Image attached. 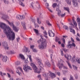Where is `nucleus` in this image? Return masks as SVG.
<instances>
[{"label": "nucleus", "instance_id": "nucleus-62", "mask_svg": "<svg viewBox=\"0 0 80 80\" xmlns=\"http://www.w3.org/2000/svg\"><path fill=\"white\" fill-rule=\"evenodd\" d=\"M17 42H18L19 40H20V38H17Z\"/></svg>", "mask_w": 80, "mask_h": 80}, {"label": "nucleus", "instance_id": "nucleus-42", "mask_svg": "<svg viewBox=\"0 0 80 80\" xmlns=\"http://www.w3.org/2000/svg\"><path fill=\"white\" fill-rule=\"evenodd\" d=\"M16 65H20V62L19 61H17L15 63Z\"/></svg>", "mask_w": 80, "mask_h": 80}, {"label": "nucleus", "instance_id": "nucleus-8", "mask_svg": "<svg viewBox=\"0 0 80 80\" xmlns=\"http://www.w3.org/2000/svg\"><path fill=\"white\" fill-rule=\"evenodd\" d=\"M47 47V42L46 41H43L42 43V45H39L38 46L40 49H43Z\"/></svg>", "mask_w": 80, "mask_h": 80}, {"label": "nucleus", "instance_id": "nucleus-18", "mask_svg": "<svg viewBox=\"0 0 80 80\" xmlns=\"http://www.w3.org/2000/svg\"><path fill=\"white\" fill-rule=\"evenodd\" d=\"M24 0H17V1H18L19 2V4L20 5H21V6H22V7H25V5L22 2H23V1Z\"/></svg>", "mask_w": 80, "mask_h": 80}, {"label": "nucleus", "instance_id": "nucleus-14", "mask_svg": "<svg viewBox=\"0 0 80 80\" xmlns=\"http://www.w3.org/2000/svg\"><path fill=\"white\" fill-rule=\"evenodd\" d=\"M51 63L52 65V68L53 70H55V63H54V61L53 60V59H51Z\"/></svg>", "mask_w": 80, "mask_h": 80}, {"label": "nucleus", "instance_id": "nucleus-47", "mask_svg": "<svg viewBox=\"0 0 80 80\" xmlns=\"http://www.w3.org/2000/svg\"><path fill=\"white\" fill-rule=\"evenodd\" d=\"M18 68V69H19V70H20L21 72H22V73H23V70H22V69L21 67H19Z\"/></svg>", "mask_w": 80, "mask_h": 80}, {"label": "nucleus", "instance_id": "nucleus-38", "mask_svg": "<svg viewBox=\"0 0 80 80\" xmlns=\"http://www.w3.org/2000/svg\"><path fill=\"white\" fill-rule=\"evenodd\" d=\"M43 33H44V35H45L46 36L48 35L47 33V31H45L43 32Z\"/></svg>", "mask_w": 80, "mask_h": 80}, {"label": "nucleus", "instance_id": "nucleus-6", "mask_svg": "<svg viewBox=\"0 0 80 80\" xmlns=\"http://www.w3.org/2000/svg\"><path fill=\"white\" fill-rule=\"evenodd\" d=\"M8 23L9 25L11 26H12V28H13V30L15 31V32H18V29L17 28V27H15V25L13 24V23L12 22H10L8 21Z\"/></svg>", "mask_w": 80, "mask_h": 80}, {"label": "nucleus", "instance_id": "nucleus-44", "mask_svg": "<svg viewBox=\"0 0 80 80\" xmlns=\"http://www.w3.org/2000/svg\"><path fill=\"white\" fill-rule=\"evenodd\" d=\"M42 39H40L38 41V43H40L42 42Z\"/></svg>", "mask_w": 80, "mask_h": 80}, {"label": "nucleus", "instance_id": "nucleus-50", "mask_svg": "<svg viewBox=\"0 0 80 80\" xmlns=\"http://www.w3.org/2000/svg\"><path fill=\"white\" fill-rule=\"evenodd\" d=\"M22 18H21V19H24L25 18V16L24 15H22V16H21Z\"/></svg>", "mask_w": 80, "mask_h": 80}, {"label": "nucleus", "instance_id": "nucleus-59", "mask_svg": "<svg viewBox=\"0 0 80 80\" xmlns=\"http://www.w3.org/2000/svg\"><path fill=\"white\" fill-rule=\"evenodd\" d=\"M16 24L17 25H20V22H16Z\"/></svg>", "mask_w": 80, "mask_h": 80}, {"label": "nucleus", "instance_id": "nucleus-39", "mask_svg": "<svg viewBox=\"0 0 80 80\" xmlns=\"http://www.w3.org/2000/svg\"><path fill=\"white\" fill-rule=\"evenodd\" d=\"M2 15H3V16L2 17V18H3V19H5V18H6V17H5L6 15L4 14H2Z\"/></svg>", "mask_w": 80, "mask_h": 80}, {"label": "nucleus", "instance_id": "nucleus-60", "mask_svg": "<svg viewBox=\"0 0 80 80\" xmlns=\"http://www.w3.org/2000/svg\"><path fill=\"white\" fill-rule=\"evenodd\" d=\"M35 46L34 45H32L30 46L31 48H32L33 49V48H34Z\"/></svg>", "mask_w": 80, "mask_h": 80}, {"label": "nucleus", "instance_id": "nucleus-11", "mask_svg": "<svg viewBox=\"0 0 80 80\" xmlns=\"http://www.w3.org/2000/svg\"><path fill=\"white\" fill-rule=\"evenodd\" d=\"M48 34L50 37H53L55 36V33H53L52 30L48 31Z\"/></svg>", "mask_w": 80, "mask_h": 80}, {"label": "nucleus", "instance_id": "nucleus-2", "mask_svg": "<svg viewBox=\"0 0 80 80\" xmlns=\"http://www.w3.org/2000/svg\"><path fill=\"white\" fill-rule=\"evenodd\" d=\"M28 57L29 58L30 62L31 63V65L33 69L34 72H35L36 73H40V71H38V69L37 67L33 63V62H32V56L31 55H29L28 56Z\"/></svg>", "mask_w": 80, "mask_h": 80}, {"label": "nucleus", "instance_id": "nucleus-16", "mask_svg": "<svg viewBox=\"0 0 80 80\" xmlns=\"http://www.w3.org/2000/svg\"><path fill=\"white\" fill-rule=\"evenodd\" d=\"M49 73L50 74L52 78H55V77H56V75H55V73H53L50 71H49Z\"/></svg>", "mask_w": 80, "mask_h": 80}, {"label": "nucleus", "instance_id": "nucleus-9", "mask_svg": "<svg viewBox=\"0 0 80 80\" xmlns=\"http://www.w3.org/2000/svg\"><path fill=\"white\" fill-rule=\"evenodd\" d=\"M0 58H2V60L3 62H6L8 60V57L7 56H4L2 54H0Z\"/></svg>", "mask_w": 80, "mask_h": 80}, {"label": "nucleus", "instance_id": "nucleus-56", "mask_svg": "<svg viewBox=\"0 0 80 80\" xmlns=\"http://www.w3.org/2000/svg\"><path fill=\"white\" fill-rule=\"evenodd\" d=\"M76 79H77L78 78V76L77 74L75 75Z\"/></svg>", "mask_w": 80, "mask_h": 80}, {"label": "nucleus", "instance_id": "nucleus-64", "mask_svg": "<svg viewBox=\"0 0 80 80\" xmlns=\"http://www.w3.org/2000/svg\"><path fill=\"white\" fill-rule=\"evenodd\" d=\"M63 80H67V78H63Z\"/></svg>", "mask_w": 80, "mask_h": 80}, {"label": "nucleus", "instance_id": "nucleus-23", "mask_svg": "<svg viewBox=\"0 0 80 80\" xmlns=\"http://www.w3.org/2000/svg\"><path fill=\"white\" fill-rule=\"evenodd\" d=\"M45 65L46 66H47L48 67H50V63L49 62H45Z\"/></svg>", "mask_w": 80, "mask_h": 80}, {"label": "nucleus", "instance_id": "nucleus-45", "mask_svg": "<svg viewBox=\"0 0 80 80\" xmlns=\"http://www.w3.org/2000/svg\"><path fill=\"white\" fill-rule=\"evenodd\" d=\"M76 40L78 42H80V39H79V38L78 37H77V38H76Z\"/></svg>", "mask_w": 80, "mask_h": 80}, {"label": "nucleus", "instance_id": "nucleus-41", "mask_svg": "<svg viewBox=\"0 0 80 80\" xmlns=\"http://www.w3.org/2000/svg\"><path fill=\"white\" fill-rule=\"evenodd\" d=\"M68 49H66V48H64L63 49V51L65 52H68Z\"/></svg>", "mask_w": 80, "mask_h": 80}, {"label": "nucleus", "instance_id": "nucleus-1", "mask_svg": "<svg viewBox=\"0 0 80 80\" xmlns=\"http://www.w3.org/2000/svg\"><path fill=\"white\" fill-rule=\"evenodd\" d=\"M0 27L4 29V32L6 34L7 38L9 40H14L15 38V33L12 31L9 26H6V25L3 22H0Z\"/></svg>", "mask_w": 80, "mask_h": 80}, {"label": "nucleus", "instance_id": "nucleus-37", "mask_svg": "<svg viewBox=\"0 0 80 80\" xmlns=\"http://www.w3.org/2000/svg\"><path fill=\"white\" fill-rule=\"evenodd\" d=\"M28 48H24V51L25 52H28Z\"/></svg>", "mask_w": 80, "mask_h": 80}, {"label": "nucleus", "instance_id": "nucleus-33", "mask_svg": "<svg viewBox=\"0 0 80 80\" xmlns=\"http://www.w3.org/2000/svg\"><path fill=\"white\" fill-rule=\"evenodd\" d=\"M59 41V38L56 37L55 39V42H58Z\"/></svg>", "mask_w": 80, "mask_h": 80}, {"label": "nucleus", "instance_id": "nucleus-61", "mask_svg": "<svg viewBox=\"0 0 80 80\" xmlns=\"http://www.w3.org/2000/svg\"><path fill=\"white\" fill-rule=\"evenodd\" d=\"M32 22H33L34 23H35V19H32Z\"/></svg>", "mask_w": 80, "mask_h": 80}, {"label": "nucleus", "instance_id": "nucleus-43", "mask_svg": "<svg viewBox=\"0 0 80 80\" xmlns=\"http://www.w3.org/2000/svg\"><path fill=\"white\" fill-rule=\"evenodd\" d=\"M70 80H73V77L72 75L70 76Z\"/></svg>", "mask_w": 80, "mask_h": 80}, {"label": "nucleus", "instance_id": "nucleus-31", "mask_svg": "<svg viewBox=\"0 0 80 80\" xmlns=\"http://www.w3.org/2000/svg\"><path fill=\"white\" fill-rule=\"evenodd\" d=\"M77 22L79 24H80V19L79 18H77Z\"/></svg>", "mask_w": 80, "mask_h": 80}, {"label": "nucleus", "instance_id": "nucleus-13", "mask_svg": "<svg viewBox=\"0 0 80 80\" xmlns=\"http://www.w3.org/2000/svg\"><path fill=\"white\" fill-rule=\"evenodd\" d=\"M72 2L73 3V5L74 7H78V2H76L75 0H72Z\"/></svg>", "mask_w": 80, "mask_h": 80}, {"label": "nucleus", "instance_id": "nucleus-21", "mask_svg": "<svg viewBox=\"0 0 80 80\" xmlns=\"http://www.w3.org/2000/svg\"><path fill=\"white\" fill-rule=\"evenodd\" d=\"M22 25L23 27V28L24 30H26V26H25V22H21Z\"/></svg>", "mask_w": 80, "mask_h": 80}, {"label": "nucleus", "instance_id": "nucleus-57", "mask_svg": "<svg viewBox=\"0 0 80 80\" xmlns=\"http://www.w3.org/2000/svg\"><path fill=\"white\" fill-rule=\"evenodd\" d=\"M8 75V77H9V78H10L11 76H10V74L9 73H7Z\"/></svg>", "mask_w": 80, "mask_h": 80}, {"label": "nucleus", "instance_id": "nucleus-15", "mask_svg": "<svg viewBox=\"0 0 80 80\" xmlns=\"http://www.w3.org/2000/svg\"><path fill=\"white\" fill-rule=\"evenodd\" d=\"M64 57L66 58H67L68 60H69L71 59H72V56H71L70 55H68V54L64 55Z\"/></svg>", "mask_w": 80, "mask_h": 80}, {"label": "nucleus", "instance_id": "nucleus-53", "mask_svg": "<svg viewBox=\"0 0 80 80\" xmlns=\"http://www.w3.org/2000/svg\"><path fill=\"white\" fill-rule=\"evenodd\" d=\"M57 73L58 76H60V75H61V74H60V72H58Z\"/></svg>", "mask_w": 80, "mask_h": 80}, {"label": "nucleus", "instance_id": "nucleus-58", "mask_svg": "<svg viewBox=\"0 0 80 80\" xmlns=\"http://www.w3.org/2000/svg\"><path fill=\"white\" fill-rule=\"evenodd\" d=\"M67 71H66V70L63 71V73L64 74L66 73H67Z\"/></svg>", "mask_w": 80, "mask_h": 80}, {"label": "nucleus", "instance_id": "nucleus-7", "mask_svg": "<svg viewBox=\"0 0 80 80\" xmlns=\"http://www.w3.org/2000/svg\"><path fill=\"white\" fill-rule=\"evenodd\" d=\"M56 11L58 12V15L59 16H61L62 18L63 17H64L65 16V15H66V14L65 13H64L62 14V15L61 14V13H62V12H61V11L59 9V8H56Z\"/></svg>", "mask_w": 80, "mask_h": 80}, {"label": "nucleus", "instance_id": "nucleus-36", "mask_svg": "<svg viewBox=\"0 0 80 80\" xmlns=\"http://www.w3.org/2000/svg\"><path fill=\"white\" fill-rule=\"evenodd\" d=\"M73 67L74 70H77V67H76V66H73Z\"/></svg>", "mask_w": 80, "mask_h": 80}, {"label": "nucleus", "instance_id": "nucleus-51", "mask_svg": "<svg viewBox=\"0 0 80 80\" xmlns=\"http://www.w3.org/2000/svg\"><path fill=\"white\" fill-rule=\"evenodd\" d=\"M32 51L33 52H37V50L34 48H32Z\"/></svg>", "mask_w": 80, "mask_h": 80}, {"label": "nucleus", "instance_id": "nucleus-32", "mask_svg": "<svg viewBox=\"0 0 80 80\" xmlns=\"http://www.w3.org/2000/svg\"><path fill=\"white\" fill-rule=\"evenodd\" d=\"M30 7L32 8H33V3L32 2L30 5Z\"/></svg>", "mask_w": 80, "mask_h": 80}, {"label": "nucleus", "instance_id": "nucleus-3", "mask_svg": "<svg viewBox=\"0 0 80 80\" xmlns=\"http://www.w3.org/2000/svg\"><path fill=\"white\" fill-rule=\"evenodd\" d=\"M28 62V61L27 60H25V63L26 64L23 65L24 67L23 68V69L26 72H28L29 70H32V68L28 66V65H27V63Z\"/></svg>", "mask_w": 80, "mask_h": 80}, {"label": "nucleus", "instance_id": "nucleus-17", "mask_svg": "<svg viewBox=\"0 0 80 80\" xmlns=\"http://www.w3.org/2000/svg\"><path fill=\"white\" fill-rule=\"evenodd\" d=\"M62 40L63 41V43H62L61 44V46L62 47H65V39L64 38H61Z\"/></svg>", "mask_w": 80, "mask_h": 80}, {"label": "nucleus", "instance_id": "nucleus-27", "mask_svg": "<svg viewBox=\"0 0 80 80\" xmlns=\"http://www.w3.org/2000/svg\"><path fill=\"white\" fill-rule=\"evenodd\" d=\"M65 1L68 4L71 5V1H70V0H65Z\"/></svg>", "mask_w": 80, "mask_h": 80}, {"label": "nucleus", "instance_id": "nucleus-40", "mask_svg": "<svg viewBox=\"0 0 80 80\" xmlns=\"http://www.w3.org/2000/svg\"><path fill=\"white\" fill-rule=\"evenodd\" d=\"M76 60L78 62V63H80V58H79V59H78V58Z\"/></svg>", "mask_w": 80, "mask_h": 80}, {"label": "nucleus", "instance_id": "nucleus-55", "mask_svg": "<svg viewBox=\"0 0 80 80\" xmlns=\"http://www.w3.org/2000/svg\"><path fill=\"white\" fill-rule=\"evenodd\" d=\"M22 38L24 40H27V38H24L22 36Z\"/></svg>", "mask_w": 80, "mask_h": 80}, {"label": "nucleus", "instance_id": "nucleus-34", "mask_svg": "<svg viewBox=\"0 0 80 80\" xmlns=\"http://www.w3.org/2000/svg\"><path fill=\"white\" fill-rule=\"evenodd\" d=\"M68 63V66L70 68H72V66L71 65V64L70 63H69V62H67Z\"/></svg>", "mask_w": 80, "mask_h": 80}, {"label": "nucleus", "instance_id": "nucleus-22", "mask_svg": "<svg viewBox=\"0 0 80 80\" xmlns=\"http://www.w3.org/2000/svg\"><path fill=\"white\" fill-rule=\"evenodd\" d=\"M64 10H66V11H67L68 13H70V9L68 7H64Z\"/></svg>", "mask_w": 80, "mask_h": 80}, {"label": "nucleus", "instance_id": "nucleus-30", "mask_svg": "<svg viewBox=\"0 0 80 80\" xmlns=\"http://www.w3.org/2000/svg\"><path fill=\"white\" fill-rule=\"evenodd\" d=\"M4 2L5 3V4H8L9 3V2L6 0H3Z\"/></svg>", "mask_w": 80, "mask_h": 80}, {"label": "nucleus", "instance_id": "nucleus-63", "mask_svg": "<svg viewBox=\"0 0 80 80\" xmlns=\"http://www.w3.org/2000/svg\"><path fill=\"white\" fill-rule=\"evenodd\" d=\"M71 40L72 41V42H74V40H73V39L72 38H71Z\"/></svg>", "mask_w": 80, "mask_h": 80}, {"label": "nucleus", "instance_id": "nucleus-52", "mask_svg": "<svg viewBox=\"0 0 80 80\" xmlns=\"http://www.w3.org/2000/svg\"><path fill=\"white\" fill-rule=\"evenodd\" d=\"M50 57L51 59H53L52 58V57H53V54H50Z\"/></svg>", "mask_w": 80, "mask_h": 80}, {"label": "nucleus", "instance_id": "nucleus-10", "mask_svg": "<svg viewBox=\"0 0 80 80\" xmlns=\"http://www.w3.org/2000/svg\"><path fill=\"white\" fill-rule=\"evenodd\" d=\"M2 46L4 47L5 50H8L9 48L8 47V44L6 42H4L2 43Z\"/></svg>", "mask_w": 80, "mask_h": 80}, {"label": "nucleus", "instance_id": "nucleus-12", "mask_svg": "<svg viewBox=\"0 0 80 80\" xmlns=\"http://www.w3.org/2000/svg\"><path fill=\"white\" fill-rule=\"evenodd\" d=\"M76 45H75V44L74 43H72V44H68L67 45V47L68 48H72V47H75Z\"/></svg>", "mask_w": 80, "mask_h": 80}, {"label": "nucleus", "instance_id": "nucleus-54", "mask_svg": "<svg viewBox=\"0 0 80 80\" xmlns=\"http://www.w3.org/2000/svg\"><path fill=\"white\" fill-rule=\"evenodd\" d=\"M43 76L44 77H47V75H46V74L45 73H44L43 74Z\"/></svg>", "mask_w": 80, "mask_h": 80}, {"label": "nucleus", "instance_id": "nucleus-24", "mask_svg": "<svg viewBox=\"0 0 80 80\" xmlns=\"http://www.w3.org/2000/svg\"><path fill=\"white\" fill-rule=\"evenodd\" d=\"M63 28L65 29V30H67L68 31V30H69V28H68V27L67 26H63Z\"/></svg>", "mask_w": 80, "mask_h": 80}, {"label": "nucleus", "instance_id": "nucleus-29", "mask_svg": "<svg viewBox=\"0 0 80 80\" xmlns=\"http://www.w3.org/2000/svg\"><path fill=\"white\" fill-rule=\"evenodd\" d=\"M37 22L38 23V24H39V25H40L41 24V21H40L39 20V18H37Z\"/></svg>", "mask_w": 80, "mask_h": 80}, {"label": "nucleus", "instance_id": "nucleus-19", "mask_svg": "<svg viewBox=\"0 0 80 80\" xmlns=\"http://www.w3.org/2000/svg\"><path fill=\"white\" fill-rule=\"evenodd\" d=\"M34 30L36 35L37 36H39V35H40V32H38V30H37L36 29H34Z\"/></svg>", "mask_w": 80, "mask_h": 80}, {"label": "nucleus", "instance_id": "nucleus-5", "mask_svg": "<svg viewBox=\"0 0 80 80\" xmlns=\"http://www.w3.org/2000/svg\"><path fill=\"white\" fill-rule=\"evenodd\" d=\"M69 25L71 26L69 27V30L70 32H72V33L73 34H75V31L73 29V28H74V25L72 22L70 23Z\"/></svg>", "mask_w": 80, "mask_h": 80}, {"label": "nucleus", "instance_id": "nucleus-49", "mask_svg": "<svg viewBox=\"0 0 80 80\" xmlns=\"http://www.w3.org/2000/svg\"><path fill=\"white\" fill-rule=\"evenodd\" d=\"M61 55L62 56H63V51L61 49Z\"/></svg>", "mask_w": 80, "mask_h": 80}, {"label": "nucleus", "instance_id": "nucleus-4", "mask_svg": "<svg viewBox=\"0 0 80 80\" xmlns=\"http://www.w3.org/2000/svg\"><path fill=\"white\" fill-rule=\"evenodd\" d=\"M37 62H38V64L39 65V68H40V70H43V63L42 62V60L39 59H37Z\"/></svg>", "mask_w": 80, "mask_h": 80}, {"label": "nucleus", "instance_id": "nucleus-48", "mask_svg": "<svg viewBox=\"0 0 80 80\" xmlns=\"http://www.w3.org/2000/svg\"><path fill=\"white\" fill-rule=\"evenodd\" d=\"M46 8H48V7H49V4L48 3H47L46 4Z\"/></svg>", "mask_w": 80, "mask_h": 80}, {"label": "nucleus", "instance_id": "nucleus-46", "mask_svg": "<svg viewBox=\"0 0 80 80\" xmlns=\"http://www.w3.org/2000/svg\"><path fill=\"white\" fill-rule=\"evenodd\" d=\"M47 22L49 26H52V24L50 23V22L48 21H47Z\"/></svg>", "mask_w": 80, "mask_h": 80}, {"label": "nucleus", "instance_id": "nucleus-35", "mask_svg": "<svg viewBox=\"0 0 80 80\" xmlns=\"http://www.w3.org/2000/svg\"><path fill=\"white\" fill-rule=\"evenodd\" d=\"M56 6H57V3H54L52 5V7L53 8H55Z\"/></svg>", "mask_w": 80, "mask_h": 80}, {"label": "nucleus", "instance_id": "nucleus-26", "mask_svg": "<svg viewBox=\"0 0 80 80\" xmlns=\"http://www.w3.org/2000/svg\"><path fill=\"white\" fill-rule=\"evenodd\" d=\"M19 57L21 58V59H22V60H24V59H25L24 56H23V55L22 54H20L19 55Z\"/></svg>", "mask_w": 80, "mask_h": 80}, {"label": "nucleus", "instance_id": "nucleus-20", "mask_svg": "<svg viewBox=\"0 0 80 80\" xmlns=\"http://www.w3.org/2000/svg\"><path fill=\"white\" fill-rule=\"evenodd\" d=\"M58 66L59 69H61L62 68V67H63L64 66L63 63H61V64H60V63L59 62L58 64Z\"/></svg>", "mask_w": 80, "mask_h": 80}, {"label": "nucleus", "instance_id": "nucleus-28", "mask_svg": "<svg viewBox=\"0 0 80 80\" xmlns=\"http://www.w3.org/2000/svg\"><path fill=\"white\" fill-rule=\"evenodd\" d=\"M17 19L18 20H20V18H22V17H21V16L20 15H18L16 17Z\"/></svg>", "mask_w": 80, "mask_h": 80}, {"label": "nucleus", "instance_id": "nucleus-25", "mask_svg": "<svg viewBox=\"0 0 80 80\" xmlns=\"http://www.w3.org/2000/svg\"><path fill=\"white\" fill-rule=\"evenodd\" d=\"M72 22L74 25L75 26V27H77V23L76 22V21L74 20V19H72Z\"/></svg>", "mask_w": 80, "mask_h": 80}]
</instances>
